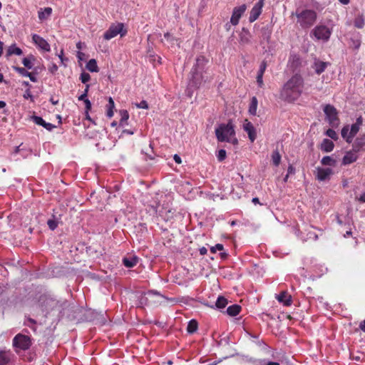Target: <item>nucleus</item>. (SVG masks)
I'll return each instance as SVG.
<instances>
[{
  "mask_svg": "<svg viewBox=\"0 0 365 365\" xmlns=\"http://www.w3.org/2000/svg\"><path fill=\"white\" fill-rule=\"evenodd\" d=\"M304 80L302 75L294 74L283 85L279 91V98L287 103H294L303 93Z\"/></svg>",
  "mask_w": 365,
  "mask_h": 365,
  "instance_id": "obj_1",
  "label": "nucleus"
},
{
  "mask_svg": "<svg viewBox=\"0 0 365 365\" xmlns=\"http://www.w3.org/2000/svg\"><path fill=\"white\" fill-rule=\"evenodd\" d=\"M215 135L219 142H227L233 145L238 144V140L235 137V126L231 120L226 124H220L215 129Z\"/></svg>",
  "mask_w": 365,
  "mask_h": 365,
  "instance_id": "obj_2",
  "label": "nucleus"
},
{
  "mask_svg": "<svg viewBox=\"0 0 365 365\" xmlns=\"http://www.w3.org/2000/svg\"><path fill=\"white\" fill-rule=\"evenodd\" d=\"M297 21L302 29H309L312 27L317 21V14L315 11L312 9H304L295 14Z\"/></svg>",
  "mask_w": 365,
  "mask_h": 365,
  "instance_id": "obj_3",
  "label": "nucleus"
},
{
  "mask_svg": "<svg viewBox=\"0 0 365 365\" xmlns=\"http://www.w3.org/2000/svg\"><path fill=\"white\" fill-rule=\"evenodd\" d=\"M127 34V30L124 28L123 23L112 24L108 29L104 33L103 38L106 40H110L120 34L121 37L125 36Z\"/></svg>",
  "mask_w": 365,
  "mask_h": 365,
  "instance_id": "obj_4",
  "label": "nucleus"
},
{
  "mask_svg": "<svg viewBox=\"0 0 365 365\" xmlns=\"http://www.w3.org/2000/svg\"><path fill=\"white\" fill-rule=\"evenodd\" d=\"M31 346L30 336L22 334H16L13 339V346L16 349L28 350Z\"/></svg>",
  "mask_w": 365,
  "mask_h": 365,
  "instance_id": "obj_5",
  "label": "nucleus"
},
{
  "mask_svg": "<svg viewBox=\"0 0 365 365\" xmlns=\"http://www.w3.org/2000/svg\"><path fill=\"white\" fill-rule=\"evenodd\" d=\"M324 112L331 126L336 127L339 125L338 112L333 106L330 104L326 105L324 108Z\"/></svg>",
  "mask_w": 365,
  "mask_h": 365,
  "instance_id": "obj_6",
  "label": "nucleus"
},
{
  "mask_svg": "<svg viewBox=\"0 0 365 365\" xmlns=\"http://www.w3.org/2000/svg\"><path fill=\"white\" fill-rule=\"evenodd\" d=\"M311 34H313L317 40H322L324 41H327L330 38L331 31L326 26L320 25V26H317L312 31Z\"/></svg>",
  "mask_w": 365,
  "mask_h": 365,
  "instance_id": "obj_7",
  "label": "nucleus"
},
{
  "mask_svg": "<svg viewBox=\"0 0 365 365\" xmlns=\"http://www.w3.org/2000/svg\"><path fill=\"white\" fill-rule=\"evenodd\" d=\"M363 123V118L361 116H359L356 118V122L351 125V128L349 129V136L346 138V142L348 143H351L353 141L354 138L359 131V129Z\"/></svg>",
  "mask_w": 365,
  "mask_h": 365,
  "instance_id": "obj_8",
  "label": "nucleus"
},
{
  "mask_svg": "<svg viewBox=\"0 0 365 365\" xmlns=\"http://www.w3.org/2000/svg\"><path fill=\"white\" fill-rule=\"evenodd\" d=\"M246 9H247V7H246L245 4H242L240 6L234 8L232 14V16L230 19V23L232 25L236 26L239 24V21H240L241 16H242V14L246 11Z\"/></svg>",
  "mask_w": 365,
  "mask_h": 365,
  "instance_id": "obj_9",
  "label": "nucleus"
},
{
  "mask_svg": "<svg viewBox=\"0 0 365 365\" xmlns=\"http://www.w3.org/2000/svg\"><path fill=\"white\" fill-rule=\"evenodd\" d=\"M264 6V0H259L257 3L255 4V5L252 9L250 16H249V21L250 22H254L256 21L260 14H262V7Z\"/></svg>",
  "mask_w": 365,
  "mask_h": 365,
  "instance_id": "obj_10",
  "label": "nucleus"
},
{
  "mask_svg": "<svg viewBox=\"0 0 365 365\" xmlns=\"http://www.w3.org/2000/svg\"><path fill=\"white\" fill-rule=\"evenodd\" d=\"M332 174L333 170L331 168L318 167L316 170L315 178L319 181H325L329 180Z\"/></svg>",
  "mask_w": 365,
  "mask_h": 365,
  "instance_id": "obj_11",
  "label": "nucleus"
},
{
  "mask_svg": "<svg viewBox=\"0 0 365 365\" xmlns=\"http://www.w3.org/2000/svg\"><path fill=\"white\" fill-rule=\"evenodd\" d=\"M243 129L247 133L250 140L253 143L257 138L256 129L253 124L246 119L243 124Z\"/></svg>",
  "mask_w": 365,
  "mask_h": 365,
  "instance_id": "obj_12",
  "label": "nucleus"
},
{
  "mask_svg": "<svg viewBox=\"0 0 365 365\" xmlns=\"http://www.w3.org/2000/svg\"><path fill=\"white\" fill-rule=\"evenodd\" d=\"M14 356V354L10 350H0V365H10Z\"/></svg>",
  "mask_w": 365,
  "mask_h": 365,
  "instance_id": "obj_13",
  "label": "nucleus"
},
{
  "mask_svg": "<svg viewBox=\"0 0 365 365\" xmlns=\"http://www.w3.org/2000/svg\"><path fill=\"white\" fill-rule=\"evenodd\" d=\"M32 40L34 43L38 46L41 49L45 51H50L51 47L49 43L41 36L38 34H34L32 36Z\"/></svg>",
  "mask_w": 365,
  "mask_h": 365,
  "instance_id": "obj_14",
  "label": "nucleus"
},
{
  "mask_svg": "<svg viewBox=\"0 0 365 365\" xmlns=\"http://www.w3.org/2000/svg\"><path fill=\"white\" fill-rule=\"evenodd\" d=\"M202 71H191L192 78H191V83L192 85L195 87H199L202 81H205L203 78L202 76Z\"/></svg>",
  "mask_w": 365,
  "mask_h": 365,
  "instance_id": "obj_15",
  "label": "nucleus"
},
{
  "mask_svg": "<svg viewBox=\"0 0 365 365\" xmlns=\"http://www.w3.org/2000/svg\"><path fill=\"white\" fill-rule=\"evenodd\" d=\"M32 119H33V121L36 124H37L38 125L43 126L47 130L51 131L54 128H56V125H53L52 123H46L41 117L34 115V116H33Z\"/></svg>",
  "mask_w": 365,
  "mask_h": 365,
  "instance_id": "obj_16",
  "label": "nucleus"
},
{
  "mask_svg": "<svg viewBox=\"0 0 365 365\" xmlns=\"http://www.w3.org/2000/svg\"><path fill=\"white\" fill-rule=\"evenodd\" d=\"M364 148H365V134L356 138L353 144V150L355 153L359 152Z\"/></svg>",
  "mask_w": 365,
  "mask_h": 365,
  "instance_id": "obj_17",
  "label": "nucleus"
},
{
  "mask_svg": "<svg viewBox=\"0 0 365 365\" xmlns=\"http://www.w3.org/2000/svg\"><path fill=\"white\" fill-rule=\"evenodd\" d=\"M207 59L204 56H199L196 58V63L192 70L203 71L205 65L207 63Z\"/></svg>",
  "mask_w": 365,
  "mask_h": 365,
  "instance_id": "obj_18",
  "label": "nucleus"
},
{
  "mask_svg": "<svg viewBox=\"0 0 365 365\" xmlns=\"http://www.w3.org/2000/svg\"><path fill=\"white\" fill-rule=\"evenodd\" d=\"M277 300L285 306L292 304V297L287 292H282L277 297Z\"/></svg>",
  "mask_w": 365,
  "mask_h": 365,
  "instance_id": "obj_19",
  "label": "nucleus"
},
{
  "mask_svg": "<svg viewBox=\"0 0 365 365\" xmlns=\"http://www.w3.org/2000/svg\"><path fill=\"white\" fill-rule=\"evenodd\" d=\"M14 70L17 71L20 75L29 77L32 82H37V78L35 75L29 72L26 68L22 67H14Z\"/></svg>",
  "mask_w": 365,
  "mask_h": 365,
  "instance_id": "obj_20",
  "label": "nucleus"
},
{
  "mask_svg": "<svg viewBox=\"0 0 365 365\" xmlns=\"http://www.w3.org/2000/svg\"><path fill=\"white\" fill-rule=\"evenodd\" d=\"M138 262V257L136 256L124 257L123 259V264L128 268H132L135 267Z\"/></svg>",
  "mask_w": 365,
  "mask_h": 365,
  "instance_id": "obj_21",
  "label": "nucleus"
},
{
  "mask_svg": "<svg viewBox=\"0 0 365 365\" xmlns=\"http://www.w3.org/2000/svg\"><path fill=\"white\" fill-rule=\"evenodd\" d=\"M334 147V143L331 140L325 138L323 140L320 148L322 150L329 153L333 150Z\"/></svg>",
  "mask_w": 365,
  "mask_h": 365,
  "instance_id": "obj_22",
  "label": "nucleus"
},
{
  "mask_svg": "<svg viewBox=\"0 0 365 365\" xmlns=\"http://www.w3.org/2000/svg\"><path fill=\"white\" fill-rule=\"evenodd\" d=\"M357 160V156L352 152H348L342 159V164L349 165Z\"/></svg>",
  "mask_w": 365,
  "mask_h": 365,
  "instance_id": "obj_23",
  "label": "nucleus"
},
{
  "mask_svg": "<svg viewBox=\"0 0 365 365\" xmlns=\"http://www.w3.org/2000/svg\"><path fill=\"white\" fill-rule=\"evenodd\" d=\"M240 311H241V307L240 305L232 304L227 307L226 312L228 315H230L231 317H235L237 314H239Z\"/></svg>",
  "mask_w": 365,
  "mask_h": 365,
  "instance_id": "obj_24",
  "label": "nucleus"
},
{
  "mask_svg": "<svg viewBox=\"0 0 365 365\" xmlns=\"http://www.w3.org/2000/svg\"><path fill=\"white\" fill-rule=\"evenodd\" d=\"M327 66V63L320 61H315L314 64V68L317 74H321L323 73L325 71Z\"/></svg>",
  "mask_w": 365,
  "mask_h": 365,
  "instance_id": "obj_25",
  "label": "nucleus"
},
{
  "mask_svg": "<svg viewBox=\"0 0 365 365\" xmlns=\"http://www.w3.org/2000/svg\"><path fill=\"white\" fill-rule=\"evenodd\" d=\"M115 103L111 97L108 98V103L106 105V115L110 118L114 115Z\"/></svg>",
  "mask_w": 365,
  "mask_h": 365,
  "instance_id": "obj_26",
  "label": "nucleus"
},
{
  "mask_svg": "<svg viewBox=\"0 0 365 365\" xmlns=\"http://www.w3.org/2000/svg\"><path fill=\"white\" fill-rule=\"evenodd\" d=\"M52 13V9L50 7H46L43 10L41 9L38 12V16L40 20H44L47 19Z\"/></svg>",
  "mask_w": 365,
  "mask_h": 365,
  "instance_id": "obj_27",
  "label": "nucleus"
},
{
  "mask_svg": "<svg viewBox=\"0 0 365 365\" xmlns=\"http://www.w3.org/2000/svg\"><path fill=\"white\" fill-rule=\"evenodd\" d=\"M14 54L17 56L22 54V50L20 48L16 46L15 44L9 46L6 51L7 56H10Z\"/></svg>",
  "mask_w": 365,
  "mask_h": 365,
  "instance_id": "obj_28",
  "label": "nucleus"
},
{
  "mask_svg": "<svg viewBox=\"0 0 365 365\" xmlns=\"http://www.w3.org/2000/svg\"><path fill=\"white\" fill-rule=\"evenodd\" d=\"M257 104L258 101L257 98L255 96L252 97L249 107V113L251 115H255L257 114Z\"/></svg>",
  "mask_w": 365,
  "mask_h": 365,
  "instance_id": "obj_29",
  "label": "nucleus"
},
{
  "mask_svg": "<svg viewBox=\"0 0 365 365\" xmlns=\"http://www.w3.org/2000/svg\"><path fill=\"white\" fill-rule=\"evenodd\" d=\"M198 328V323L196 320L192 319L188 322L187 327V331L190 334L195 333Z\"/></svg>",
  "mask_w": 365,
  "mask_h": 365,
  "instance_id": "obj_30",
  "label": "nucleus"
},
{
  "mask_svg": "<svg viewBox=\"0 0 365 365\" xmlns=\"http://www.w3.org/2000/svg\"><path fill=\"white\" fill-rule=\"evenodd\" d=\"M322 165H329L334 167L336 163V160L330 156H324L321 160Z\"/></svg>",
  "mask_w": 365,
  "mask_h": 365,
  "instance_id": "obj_31",
  "label": "nucleus"
},
{
  "mask_svg": "<svg viewBox=\"0 0 365 365\" xmlns=\"http://www.w3.org/2000/svg\"><path fill=\"white\" fill-rule=\"evenodd\" d=\"M86 68L91 72H98V67L95 59L92 58L86 64Z\"/></svg>",
  "mask_w": 365,
  "mask_h": 365,
  "instance_id": "obj_32",
  "label": "nucleus"
},
{
  "mask_svg": "<svg viewBox=\"0 0 365 365\" xmlns=\"http://www.w3.org/2000/svg\"><path fill=\"white\" fill-rule=\"evenodd\" d=\"M120 125L122 126L127 125L128 124L127 121L129 118L128 112L126 110H120Z\"/></svg>",
  "mask_w": 365,
  "mask_h": 365,
  "instance_id": "obj_33",
  "label": "nucleus"
},
{
  "mask_svg": "<svg viewBox=\"0 0 365 365\" xmlns=\"http://www.w3.org/2000/svg\"><path fill=\"white\" fill-rule=\"evenodd\" d=\"M227 299L225 297L220 296L216 301L215 306L218 309H223L227 306Z\"/></svg>",
  "mask_w": 365,
  "mask_h": 365,
  "instance_id": "obj_34",
  "label": "nucleus"
},
{
  "mask_svg": "<svg viewBox=\"0 0 365 365\" xmlns=\"http://www.w3.org/2000/svg\"><path fill=\"white\" fill-rule=\"evenodd\" d=\"M35 60V58L33 55H30L29 56L24 58L22 61V63L24 66L28 69H31L33 68L32 61Z\"/></svg>",
  "mask_w": 365,
  "mask_h": 365,
  "instance_id": "obj_35",
  "label": "nucleus"
},
{
  "mask_svg": "<svg viewBox=\"0 0 365 365\" xmlns=\"http://www.w3.org/2000/svg\"><path fill=\"white\" fill-rule=\"evenodd\" d=\"M272 160L273 164L275 166H278L279 165L280 161H281V155L278 150L273 151V153L272 154Z\"/></svg>",
  "mask_w": 365,
  "mask_h": 365,
  "instance_id": "obj_36",
  "label": "nucleus"
},
{
  "mask_svg": "<svg viewBox=\"0 0 365 365\" xmlns=\"http://www.w3.org/2000/svg\"><path fill=\"white\" fill-rule=\"evenodd\" d=\"M262 38L264 41H269L271 36V31L267 28H262Z\"/></svg>",
  "mask_w": 365,
  "mask_h": 365,
  "instance_id": "obj_37",
  "label": "nucleus"
},
{
  "mask_svg": "<svg viewBox=\"0 0 365 365\" xmlns=\"http://www.w3.org/2000/svg\"><path fill=\"white\" fill-rule=\"evenodd\" d=\"M326 135L334 140L338 139L337 133L333 129H328L326 131Z\"/></svg>",
  "mask_w": 365,
  "mask_h": 365,
  "instance_id": "obj_38",
  "label": "nucleus"
},
{
  "mask_svg": "<svg viewBox=\"0 0 365 365\" xmlns=\"http://www.w3.org/2000/svg\"><path fill=\"white\" fill-rule=\"evenodd\" d=\"M267 61H262L260 66H259V71L257 72V74L258 75H264V72H265V70L267 68Z\"/></svg>",
  "mask_w": 365,
  "mask_h": 365,
  "instance_id": "obj_39",
  "label": "nucleus"
},
{
  "mask_svg": "<svg viewBox=\"0 0 365 365\" xmlns=\"http://www.w3.org/2000/svg\"><path fill=\"white\" fill-rule=\"evenodd\" d=\"M80 79L83 83H86L91 79V76L88 73L83 72L81 74Z\"/></svg>",
  "mask_w": 365,
  "mask_h": 365,
  "instance_id": "obj_40",
  "label": "nucleus"
},
{
  "mask_svg": "<svg viewBox=\"0 0 365 365\" xmlns=\"http://www.w3.org/2000/svg\"><path fill=\"white\" fill-rule=\"evenodd\" d=\"M349 126L345 125L343 127L341 131V134L343 138H344L346 140L347 137L349 136Z\"/></svg>",
  "mask_w": 365,
  "mask_h": 365,
  "instance_id": "obj_41",
  "label": "nucleus"
},
{
  "mask_svg": "<svg viewBox=\"0 0 365 365\" xmlns=\"http://www.w3.org/2000/svg\"><path fill=\"white\" fill-rule=\"evenodd\" d=\"M217 158L219 161L222 162L226 158V151L225 150L221 149L218 151V154L217 155Z\"/></svg>",
  "mask_w": 365,
  "mask_h": 365,
  "instance_id": "obj_42",
  "label": "nucleus"
},
{
  "mask_svg": "<svg viewBox=\"0 0 365 365\" xmlns=\"http://www.w3.org/2000/svg\"><path fill=\"white\" fill-rule=\"evenodd\" d=\"M223 249H224V247L222 244H217V245H215V246L212 247L210 248V252L212 253H215L217 250L222 251V250H223Z\"/></svg>",
  "mask_w": 365,
  "mask_h": 365,
  "instance_id": "obj_43",
  "label": "nucleus"
},
{
  "mask_svg": "<svg viewBox=\"0 0 365 365\" xmlns=\"http://www.w3.org/2000/svg\"><path fill=\"white\" fill-rule=\"evenodd\" d=\"M47 224L51 230H54L58 226L56 221L54 220H48Z\"/></svg>",
  "mask_w": 365,
  "mask_h": 365,
  "instance_id": "obj_44",
  "label": "nucleus"
},
{
  "mask_svg": "<svg viewBox=\"0 0 365 365\" xmlns=\"http://www.w3.org/2000/svg\"><path fill=\"white\" fill-rule=\"evenodd\" d=\"M88 88H89V85L87 84L86 86V89L83 92V94H81L79 97H78V100L79 101H85V99H87V94H88Z\"/></svg>",
  "mask_w": 365,
  "mask_h": 365,
  "instance_id": "obj_45",
  "label": "nucleus"
},
{
  "mask_svg": "<svg viewBox=\"0 0 365 365\" xmlns=\"http://www.w3.org/2000/svg\"><path fill=\"white\" fill-rule=\"evenodd\" d=\"M135 106L138 108H143V109L148 108V104L147 101H142L139 103H136Z\"/></svg>",
  "mask_w": 365,
  "mask_h": 365,
  "instance_id": "obj_46",
  "label": "nucleus"
},
{
  "mask_svg": "<svg viewBox=\"0 0 365 365\" xmlns=\"http://www.w3.org/2000/svg\"><path fill=\"white\" fill-rule=\"evenodd\" d=\"M24 98H26V99H30L31 101H34V96L33 95L31 94V92L30 91V89H27L26 91H25V93L24 94Z\"/></svg>",
  "mask_w": 365,
  "mask_h": 365,
  "instance_id": "obj_47",
  "label": "nucleus"
},
{
  "mask_svg": "<svg viewBox=\"0 0 365 365\" xmlns=\"http://www.w3.org/2000/svg\"><path fill=\"white\" fill-rule=\"evenodd\" d=\"M257 83L259 87L262 88L264 86L263 75H258L257 74Z\"/></svg>",
  "mask_w": 365,
  "mask_h": 365,
  "instance_id": "obj_48",
  "label": "nucleus"
},
{
  "mask_svg": "<svg viewBox=\"0 0 365 365\" xmlns=\"http://www.w3.org/2000/svg\"><path fill=\"white\" fill-rule=\"evenodd\" d=\"M240 41L242 43H250V39L248 37L245 36V35L241 34L240 35Z\"/></svg>",
  "mask_w": 365,
  "mask_h": 365,
  "instance_id": "obj_49",
  "label": "nucleus"
},
{
  "mask_svg": "<svg viewBox=\"0 0 365 365\" xmlns=\"http://www.w3.org/2000/svg\"><path fill=\"white\" fill-rule=\"evenodd\" d=\"M164 37L170 41H174L175 40V38L169 32L165 33L164 34Z\"/></svg>",
  "mask_w": 365,
  "mask_h": 365,
  "instance_id": "obj_50",
  "label": "nucleus"
},
{
  "mask_svg": "<svg viewBox=\"0 0 365 365\" xmlns=\"http://www.w3.org/2000/svg\"><path fill=\"white\" fill-rule=\"evenodd\" d=\"M86 106V110H90L91 109V101L87 98L85 99L83 101Z\"/></svg>",
  "mask_w": 365,
  "mask_h": 365,
  "instance_id": "obj_51",
  "label": "nucleus"
},
{
  "mask_svg": "<svg viewBox=\"0 0 365 365\" xmlns=\"http://www.w3.org/2000/svg\"><path fill=\"white\" fill-rule=\"evenodd\" d=\"M354 25L357 28H362L364 26V21L362 20H356Z\"/></svg>",
  "mask_w": 365,
  "mask_h": 365,
  "instance_id": "obj_52",
  "label": "nucleus"
},
{
  "mask_svg": "<svg viewBox=\"0 0 365 365\" xmlns=\"http://www.w3.org/2000/svg\"><path fill=\"white\" fill-rule=\"evenodd\" d=\"M173 159H174L175 162L178 164H180L182 163L180 157L177 154L174 155Z\"/></svg>",
  "mask_w": 365,
  "mask_h": 365,
  "instance_id": "obj_53",
  "label": "nucleus"
},
{
  "mask_svg": "<svg viewBox=\"0 0 365 365\" xmlns=\"http://www.w3.org/2000/svg\"><path fill=\"white\" fill-rule=\"evenodd\" d=\"M199 252H200V254L201 255H206V254H207V248H206V247H200V248Z\"/></svg>",
  "mask_w": 365,
  "mask_h": 365,
  "instance_id": "obj_54",
  "label": "nucleus"
},
{
  "mask_svg": "<svg viewBox=\"0 0 365 365\" xmlns=\"http://www.w3.org/2000/svg\"><path fill=\"white\" fill-rule=\"evenodd\" d=\"M294 170H295L294 168L292 165H290L287 169V174L288 175L293 174L294 173Z\"/></svg>",
  "mask_w": 365,
  "mask_h": 365,
  "instance_id": "obj_55",
  "label": "nucleus"
},
{
  "mask_svg": "<svg viewBox=\"0 0 365 365\" xmlns=\"http://www.w3.org/2000/svg\"><path fill=\"white\" fill-rule=\"evenodd\" d=\"M359 328L361 331L365 332V319L360 323Z\"/></svg>",
  "mask_w": 365,
  "mask_h": 365,
  "instance_id": "obj_56",
  "label": "nucleus"
},
{
  "mask_svg": "<svg viewBox=\"0 0 365 365\" xmlns=\"http://www.w3.org/2000/svg\"><path fill=\"white\" fill-rule=\"evenodd\" d=\"M357 200L361 202H365V192L361 195V196Z\"/></svg>",
  "mask_w": 365,
  "mask_h": 365,
  "instance_id": "obj_57",
  "label": "nucleus"
},
{
  "mask_svg": "<svg viewBox=\"0 0 365 365\" xmlns=\"http://www.w3.org/2000/svg\"><path fill=\"white\" fill-rule=\"evenodd\" d=\"M50 71L51 73H54L55 71H56L58 70V66L55 64H53L51 68H50Z\"/></svg>",
  "mask_w": 365,
  "mask_h": 365,
  "instance_id": "obj_58",
  "label": "nucleus"
},
{
  "mask_svg": "<svg viewBox=\"0 0 365 365\" xmlns=\"http://www.w3.org/2000/svg\"><path fill=\"white\" fill-rule=\"evenodd\" d=\"M88 112H89V110H86V111H85V117H86V120H90V121H92V119H91V118L90 117Z\"/></svg>",
  "mask_w": 365,
  "mask_h": 365,
  "instance_id": "obj_59",
  "label": "nucleus"
},
{
  "mask_svg": "<svg viewBox=\"0 0 365 365\" xmlns=\"http://www.w3.org/2000/svg\"><path fill=\"white\" fill-rule=\"evenodd\" d=\"M50 102L53 104V105H57L58 103V100H55L53 97H51L50 98Z\"/></svg>",
  "mask_w": 365,
  "mask_h": 365,
  "instance_id": "obj_60",
  "label": "nucleus"
},
{
  "mask_svg": "<svg viewBox=\"0 0 365 365\" xmlns=\"http://www.w3.org/2000/svg\"><path fill=\"white\" fill-rule=\"evenodd\" d=\"M252 202L255 203V204H260L259 202V200L258 197H254L252 198Z\"/></svg>",
  "mask_w": 365,
  "mask_h": 365,
  "instance_id": "obj_61",
  "label": "nucleus"
},
{
  "mask_svg": "<svg viewBox=\"0 0 365 365\" xmlns=\"http://www.w3.org/2000/svg\"><path fill=\"white\" fill-rule=\"evenodd\" d=\"M220 255L222 259H225L227 257V254L226 252H220Z\"/></svg>",
  "mask_w": 365,
  "mask_h": 365,
  "instance_id": "obj_62",
  "label": "nucleus"
},
{
  "mask_svg": "<svg viewBox=\"0 0 365 365\" xmlns=\"http://www.w3.org/2000/svg\"><path fill=\"white\" fill-rule=\"evenodd\" d=\"M6 103L3 101H0V108H3L6 106Z\"/></svg>",
  "mask_w": 365,
  "mask_h": 365,
  "instance_id": "obj_63",
  "label": "nucleus"
},
{
  "mask_svg": "<svg viewBox=\"0 0 365 365\" xmlns=\"http://www.w3.org/2000/svg\"><path fill=\"white\" fill-rule=\"evenodd\" d=\"M266 365H280V364L277 362L269 361Z\"/></svg>",
  "mask_w": 365,
  "mask_h": 365,
  "instance_id": "obj_64",
  "label": "nucleus"
}]
</instances>
